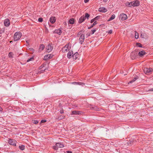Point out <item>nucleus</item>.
Returning a JSON list of instances; mask_svg holds the SVG:
<instances>
[{
    "mask_svg": "<svg viewBox=\"0 0 153 153\" xmlns=\"http://www.w3.org/2000/svg\"><path fill=\"white\" fill-rule=\"evenodd\" d=\"M45 47V46L43 45H41L39 46V51L41 52L42 51Z\"/></svg>",
    "mask_w": 153,
    "mask_h": 153,
    "instance_id": "20",
    "label": "nucleus"
},
{
    "mask_svg": "<svg viewBox=\"0 0 153 153\" xmlns=\"http://www.w3.org/2000/svg\"><path fill=\"white\" fill-rule=\"evenodd\" d=\"M140 37L142 39H146L148 38V36L146 33H141L140 35Z\"/></svg>",
    "mask_w": 153,
    "mask_h": 153,
    "instance_id": "12",
    "label": "nucleus"
},
{
    "mask_svg": "<svg viewBox=\"0 0 153 153\" xmlns=\"http://www.w3.org/2000/svg\"><path fill=\"white\" fill-rule=\"evenodd\" d=\"M56 19L55 17L52 16L50 18V21L52 23H53L56 21Z\"/></svg>",
    "mask_w": 153,
    "mask_h": 153,
    "instance_id": "17",
    "label": "nucleus"
},
{
    "mask_svg": "<svg viewBox=\"0 0 153 153\" xmlns=\"http://www.w3.org/2000/svg\"><path fill=\"white\" fill-rule=\"evenodd\" d=\"M67 153H72V152L70 151H67Z\"/></svg>",
    "mask_w": 153,
    "mask_h": 153,
    "instance_id": "44",
    "label": "nucleus"
},
{
    "mask_svg": "<svg viewBox=\"0 0 153 153\" xmlns=\"http://www.w3.org/2000/svg\"><path fill=\"white\" fill-rule=\"evenodd\" d=\"M124 74V75H125L126 74Z\"/></svg>",
    "mask_w": 153,
    "mask_h": 153,
    "instance_id": "54",
    "label": "nucleus"
},
{
    "mask_svg": "<svg viewBox=\"0 0 153 153\" xmlns=\"http://www.w3.org/2000/svg\"><path fill=\"white\" fill-rule=\"evenodd\" d=\"M103 1L104 2H106L107 1H108V0H103Z\"/></svg>",
    "mask_w": 153,
    "mask_h": 153,
    "instance_id": "47",
    "label": "nucleus"
},
{
    "mask_svg": "<svg viewBox=\"0 0 153 153\" xmlns=\"http://www.w3.org/2000/svg\"><path fill=\"white\" fill-rule=\"evenodd\" d=\"M94 25H93V24L92 25V26H91V27H93V26H94Z\"/></svg>",
    "mask_w": 153,
    "mask_h": 153,
    "instance_id": "48",
    "label": "nucleus"
},
{
    "mask_svg": "<svg viewBox=\"0 0 153 153\" xmlns=\"http://www.w3.org/2000/svg\"><path fill=\"white\" fill-rule=\"evenodd\" d=\"M4 24L5 26H9L10 24L9 19H5L4 22Z\"/></svg>",
    "mask_w": 153,
    "mask_h": 153,
    "instance_id": "13",
    "label": "nucleus"
},
{
    "mask_svg": "<svg viewBox=\"0 0 153 153\" xmlns=\"http://www.w3.org/2000/svg\"><path fill=\"white\" fill-rule=\"evenodd\" d=\"M79 56V55L78 53L76 52L73 54L72 58L76 60L78 58Z\"/></svg>",
    "mask_w": 153,
    "mask_h": 153,
    "instance_id": "15",
    "label": "nucleus"
},
{
    "mask_svg": "<svg viewBox=\"0 0 153 153\" xmlns=\"http://www.w3.org/2000/svg\"><path fill=\"white\" fill-rule=\"evenodd\" d=\"M85 39V35L84 34H82L79 39L80 43L82 44L83 42Z\"/></svg>",
    "mask_w": 153,
    "mask_h": 153,
    "instance_id": "9",
    "label": "nucleus"
},
{
    "mask_svg": "<svg viewBox=\"0 0 153 153\" xmlns=\"http://www.w3.org/2000/svg\"><path fill=\"white\" fill-rule=\"evenodd\" d=\"M74 83H76V84H77L79 85H84V84L83 83L75 82H74Z\"/></svg>",
    "mask_w": 153,
    "mask_h": 153,
    "instance_id": "33",
    "label": "nucleus"
},
{
    "mask_svg": "<svg viewBox=\"0 0 153 153\" xmlns=\"http://www.w3.org/2000/svg\"><path fill=\"white\" fill-rule=\"evenodd\" d=\"M91 28V27H88V29H90Z\"/></svg>",
    "mask_w": 153,
    "mask_h": 153,
    "instance_id": "52",
    "label": "nucleus"
},
{
    "mask_svg": "<svg viewBox=\"0 0 153 153\" xmlns=\"http://www.w3.org/2000/svg\"><path fill=\"white\" fill-rule=\"evenodd\" d=\"M131 6L135 7L138 6L140 5V2L137 0H135L133 2H131Z\"/></svg>",
    "mask_w": 153,
    "mask_h": 153,
    "instance_id": "5",
    "label": "nucleus"
},
{
    "mask_svg": "<svg viewBox=\"0 0 153 153\" xmlns=\"http://www.w3.org/2000/svg\"><path fill=\"white\" fill-rule=\"evenodd\" d=\"M12 42V41H10V42L11 43V42Z\"/></svg>",
    "mask_w": 153,
    "mask_h": 153,
    "instance_id": "53",
    "label": "nucleus"
},
{
    "mask_svg": "<svg viewBox=\"0 0 153 153\" xmlns=\"http://www.w3.org/2000/svg\"><path fill=\"white\" fill-rule=\"evenodd\" d=\"M46 120H42L41 121V123H45V122H46Z\"/></svg>",
    "mask_w": 153,
    "mask_h": 153,
    "instance_id": "39",
    "label": "nucleus"
},
{
    "mask_svg": "<svg viewBox=\"0 0 153 153\" xmlns=\"http://www.w3.org/2000/svg\"><path fill=\"white\" fill-rule=\"evenodd\" d=\"M146 54V53L143 50L140 51L138 53V55L140 56H142Z\"/></svg>",
    "mask_w": 153,
    "mask_h": 153,
    "instance_id": "16",
    "label": "nucleus"
},
{
    "mask_svg": "<svg viewBox=\"0 0 153 153\" xmlns=\"http://www.w3.org/2000/svg\"><path fill=\"white\" fill-rule=\"evenodd\" d=\"M22 36V33L19 32H16L14 36V39L15 41L19 40Z\"/></svg>",
    "mask_w": 153,
    "mask_h": 153,
    "instance_id": "2",
    "label": "nucleus"
},
{
    "mask_svg": "<svg viewBox=\"0 0 153 153\" xmlns=\"http://www.w3.org/2000/svg\"><path fill=\"white\" fill-rule=\"evenodd\" d=\"M62 32V31L60 29L56 30L54 31V33H57L59 35H60Z\"/></svg>",
    "mask_w": 153,
    "mask_h": 153,
    "instance_id": "21",
    "label": "nucleus"
},
{
    "mask_svg": "<svg viewBox=\"0 0 153 153\" xmlns=\"http://www.w3.org/2000/svg\"><path fill=\"white\" fill-rule=\"evenodd\" d=\"M71 44L68 43L62 49V52L64 53L67 52L71 49Z\"/></svg>",
    "mask_w": 153,
    "mask_h": 153,
    "instance_id": "1",
    "label": "nucleus"
},
{
    "mask_svg": "<svg viewBox=\"0 0 153 153\" xmlns=\"http://www.w3.org/2000/svg\"><path fill=\"white\" fill-rule=\"evenodd\" d=\"M98 16H97L96 17H95L93 19L94 21H96V20H97L98 19Z\"/></svg>",
    "mask_w": 153,
    "mask_h": 153,
    "instance_id": "35",
    "label": "nucleus"
},
{
    "mask_svg": "<svg viewBox=\"0 0 153 153\" xmlns=\"http://www.w3.org/2000/svg\"><path fill=\"white\" fill-rule=\"evenodd\" d=\"M96 31V30L95 29H94L91 30L92 32V34H93L94 32Z\"/></svg>",
    "mask_w": 153,
    "mask_h": 153,
    "instance_id": "37",
    "label": "nucleus"
},
{
    "mask_svg": "<svg viewBox=\"0 0 153 153\" xmlns=\"http://www.w3.org/2000/svg\"><path fill=\"white\" fill-rule=\"evenodd\" d=\"M38 21L40 22H42L43 21V19L41 18H40L38 19Z\"/></svg>",
    "mask_w": 153,
    "mask_h": 153,
    "instance_id": "34",
    "label": "nucleus"
},
{
    "mask_svg": "<svg viewBox=\"0 0 153 153\" xmlns=\"http://www.w3.org/2000/svg\"><path fill=\"white\" fill-rule=\"evenodd\" d=\"M19 148L22 150H23L25 149V146L24 145H21L19 146Z\"/></svg>",
    "mask_w": 153,
    "mask_h": 153,
    "instance_id": "26",
    "label": "nucleus"
},
{
    "mask_svg": "<svg viewBox=\"0 0 153 153\" xmlns=\"http://www.w3.org/2000/svg\"><path fill=\"white\" fill-rule=\"evenodd\" d=\"M137 79V77H135L134 78V79H133L132 80H131L130 81L128 82V84L132 83L133 82L135 81Z\"/></svg>",
    "mask_w": 153,
    "mask_h": 153,
    "instance_id": "25",
    "label": "nucleus"
},
{
    "mask_svg": "<svg viewBox=\"0 0 153 153\" xmlns=\"http://www.w3.org/2000/svg\"><path fill=\"white\" fill-rule=\"evenodd\" d=\"M107 10L105 7H101L99 8V11L102 12H106Z\"/></svg>",
    "mask_w": 153,
    "mask_h": 153,
    "instance_id": "14",
    "label": "nucleus"
},
{
    "mask_svg": "<svg viewBox=\"0 0 153 153\" xmlns=\"http://www.w3.org/2000/svg\"><path fill=\"white\" fill-rule=\"evenodd\" d=\"M89 0H84V2L85 3H87L89 1Z\"/></svg>",
    "mask_w": 153,
    "mask_h": 153,
    "instance_id": "43",
    "label": "nucleus"
},
{
    "mask_svg": "<svg viewBox=\"0 0 153 153\" xmlns=\"http://www.w3.org/2000/svg\"><path fill=\"white\" fill-rule=\"evenodd\" d=\"M81 114V112L77 111H74L72 112V115H77Z\"/></svg>",
    "mask_w": 153,
    "mask_h": 153,
    "instance_id": "19",
    "label": "nucleus"
},
{
    "mask_svg": "<svg viewBox=\"0 0 153 153\" xmlns=\"http://www.w3.org/2000/svg\"><path fill=\"white\" fill-rule=\"evenodd\" d=\"M74 22V20L73 18L71 19L69 21V23L71 24H73Z\"/></svg>",
    "mask_w": 153,
    "mask_h": 153,
    "instance_id": "22",
    "label": "nucleus"
},
{
    "mask_svg": "<svg viewBox=\"0 0 153 153\" xmlns=\"http://www.w3.org/2000/svg\"><path fill=\"white\" fill-rule=\"evenodd\" d=\"M153 91V88H151L148 91Z\"/></svg>",
    "mask_w": 153,
    "mask_h": 153,
    "instance_id": "42",
    "label": "nucleus"
},
{
    "mask_svg": "<svg viewBox=\"0 0 153 153\" xmlns=\"http://www.w3.org/2000/svg\"><path fill=\"white\" fill-rule=\"evenodd\" d=\"M94 25H93V24L92 25V26H91V27H93V26H94Z\"/></svg>",
    "mask_w": 153,
    "mask_h": 153,
    "instance_id": "49",
    "label": "nucleus"
},
{
    "mask_svg": "<svg viewBox=\"0 0 153 153\" xmlns=\"http://www.w3.org/2000/svg\"><path fill=\"white\" fill-rule=\"evenodd\" d=\"M95 21L93 19H91V23H93V22H94Z\"/></svg>",
    "mask_w": 153,
    "mask_h": 153,
    "instance_id": "41",
    "label": "nucleus"
},
{
    "mask_svg": "<svg viewBox=\"0 0 153 153\" xmlns=\"http://www.w3.org/2000/svg\"><path fill=\"white\" fill-rule=\"evenodd\" d=\"M53 55L52 54H47L45 55L44 58V60H46L52 58Z\"/></svg>",
    "mask_w": 153,
    "mask_h": 153,
    "instance_id": "8",
    "label": "nucleus"
},
{
    "mask_svg": "<svg viewBox=\"0 0 153 153\" xmlns=\"http://www.w3.org/2000/svg\"><path fill=\"white\" fill-rule=\"evenodd\" d=\"M135 37L136 39H137L139 37V34L136 31H135Z\"/></svg>",
    "mask_w": 153,
    "mask_h": 153,
    "instance_id": "27",
    "label": "nucleus"
},
{
    "mask_svg": "<svg viewBox=\"0 0 153 153\" xmlns=\"http://www.w3.org/2000/svg\"><path fill=\"white\" fill-rule=\"evenodd\" d=\"M33 60V58L32 57L30 58L29 59H28L27 61V62H28L30 61H32Z\"/></svg>",
    "mask_w": 153,
    "mask_h": 153,
    "instance_id": "30",
    "label": "nucleus"
},
{
    "mask_svg": "<svg viewBox=\"0 0 153 153\" xmlns=\"http://www.w3.org/2000/svg\"><path fill=\"white\" fill-rule=\"evenodd\" d=\"M13 55H13V53L10 52L8 54V56L11 59H12L13 57Z\"/></svg>",
    "mask_w": 153,
    "mask_h": 153,
    "instance_id": "23",
    "label": "nucleus"
},
{
    "mask_svg": "<svg viewBox=\"0 0 153 153\" xmlns=\"http://www.w3.org/2000/svg\"><path fill=\"white\" fill-rule=\"evenodd\" d=\"M85 19L84 16H82L79 19V23H81L83 22Z\"/></svg>",
    "mask_w": 153,
    "mask_h": 153,
    "instance_id": "18",
    "label": "nucleus"
},
{
    "mask_svg": "<svg viewBox=\"0 0 153 153\" xmlns=\"http://www.w3.org/2000/svg\"><path fill=\"white\" fill-rule=\"evenodd\" d=\"M94 25H93V24L92 25V26H91V27H93V26H94Z\"/></svg>",
    "mask_w": 153,
    "mask_h": 153,
    "instance_id": "50",
    "label": "nucleus"
},
{
    "mask_svg": "<svg viewBox=\"0 0 153 153\" xmlns=\"http://www.w3.org/2000/svg\"><path fill=\"white\" fill-rule=\"evenodd\" d=\"M153 70L150 68H145L144 70V73L146 74H152L153 72Z\"/></svg>",
    "mask_w": 153,
    "mask_h": 153,
    "instance_id": "4",
    "label": "nucleus"
},
{
    "mask_svg": "<svg viewBox=\"0 0 153 153\" xmlns=\"http://www.w3.org/2000/svg\"><path fill=\"white\" fill-rule=\"evenodd\" d=\"M2 108L0 107V111H2Z\"/></svg>",
    "mask_w": 153,
    "mask_h": 153,
    "instance_id": "45",
    "label": "nucleus"
},
{
    "mask_svg": "<svg viewBox=\"0 0 153 153\" xmlns=\"http://www.w3.org/2000/svg\"><path fill=\"white\" fill-rule=\"evenodd\" d=\"M32 122L35 124H37L38 123V121L37 120H32Z\"/></svg>",
    "mask_w": 153,
    "mask_h": 153,
    "instance_id": "32",
    "label": "nucleus"
},
{
    "mask_svg": "<svg viewBox=\"0 0 153 153\" xmlns=\"http://www.w3.org/2000/svg\"><path fill=\"white\" fill-rule=\"evenodd\" d=\"M131 2H127L126 3V6H128L129 7H131Z\"/></svg>",
    "mask_w": 153,
    "mask_h": 153,
    "instance_id": "28",
    "label": "nucleus"
},
{
    "mask_svg": "<svg viewBox=\"0 0 153 153\" xmlns=\"http://www.w3.org/2000/svg\"><path fill=\"white\" fill-rule=\"evenodd\" d=\"M127 18V16L124 13L120 14V19L122 21H124Z\"/></svg>",
    "mask_w": 153,
    "mask_h": 153,
    "instance_id": "7",
    "label": "nucleus"
},
{
    "mask_svg": "<svg viewBox=\"0 0 153 153\" xmlns=\"http://www.w3.org/2000/svg\"><path fill=\"white\" fill-rule=\"evenodd\" d=\"M84 17H85V18H87V19H88L89 17V15L88 13H86L85 14V16Z\"/></svg>",
    "mask_w": 153,
    "mask_h": 153,
    "instance_id": "29",
    "label": "nucleus"
},
{
    "mask_svg": "<svg viewBox=\"0 0 153 153\" xmlns=\"http://www.w3.org/2000/svg\"><path fill=\"white\" fill-rule=\"evenodd\" d=\"M112 30H109V31H108V33L109 34H111L112 33Z\"/></svg>",
    "mask_w": 153,
    "mask_h": 153,
    "instance_id": "38",
    "label": "nucleus"
},
{
    "mask_svg": "<svg viewBox=\"0 0 153 153\" xmlns=\"http://www.w3.org/2000/svg\"><path fill=\"white\" fill-rule=\"evenodd\" d=\"M30 49L31 50H33V49H32V48H31V49Z\"/></svg>",
    "mask_w": 153,
    "mask_h": 153,
    "instance_id": "51",
    "label": "nucleus"
},
{
    "mask_svg": "<svg viewBox=\"0 0 153 153\" xmlns=\"http://www.w3.org/2000/svg\"><path fill=\"white\" fill-rule=\"evenodd\" d=\"M16 140L12 139H10L8 142L10 145L14 146H16Z\"/></svg>",
    "mask_w": 153,
    "mask_h": 153,
    "instance_id": "10",
    "label": "nucleus"
},
{
    "mask_svg": "<svg viewBox=\"0 0 153 153\" xmlns=\"http://www.w3.org/2000/svg\"><path fill=\"white\" fill-rule=\"evenodd\" d=\"M56 146L53 147V149L56 150H57L59 148H62L64 147V145L60 143H57L56 144Z\"/></svg>",
    "mask_w": 153,
    "mask_h": 153,
    "instance_id": "3",
    "label": "nucleus"
},
{
    "mask_svg": "<svg viewBox=\"0 0 153 153\" xmlns=\"http://www.w3.org/2000/svg\"><path fill=\"white\" fill-rule=\"evenodd\" d=\"M73 52L72 51H69L67 54V57L70 59L73 57Z\"/></svg>",
    "mask_w": 153,
    "mask_h": 153,
    "instance_id": "11",
    "label": "nucleus"
},
{
    "mask_svg": "<svg viewBox=\"0 0 153 153\" xmlns=\"http://www.w3.org/2000/svg\"><path fill=\"white\" fill-rule=\"evenodd\" d=\"M115 17V16L114 14L112 15L110 18L108 20V21H111L113 19H114Z\"/></svg>",
    "mask_w": 153,
    "mask_h": 153,
    "instance_id": "24",
    "label": "nucleus"
},
{
    "mask_svg": "<svg viewBox=\"0 0 153 153\" xmlns=\"http://www.w3.org/2000/svg\"><path fill=\"white\" fill-rule=\"evenodd\" d=\"M45 65L43 64L41 66H40L39 67L40 69H41Z\"/></svg>",
    "mask_w": 153,
    "mask_h": 153,
    "instance_id": "36",
    "label": "nucleus"
},
{
    "mask_svg": "<svg viewBox=\"0 0 153 153\" xmlns=\"http://www.w3.org/2000/svg\"><path fill=\"white\" fill-rule=\"evenodd\" d=\"M97 21H95L93 23V25H95L97 24Z\"/></svg>",
    "mask_w": 153,
    "mask_h": 153,
    "instance_id": "40",
    "label": "nucleus"
},
{
    "mask_svg": "<svg viewBox=\"0 0 153 153\" xmlns=\"http://www.w3.org/2000/svg\"><path fill=\"white\" fill-rule=\"evenodd\" d=\"M53 49V46L51 45H48L46 47L47 52L49 53L51 52Z\"/></svg>",
    "mask_w": 153,
    "mask_h": 153,
    "instance_id": "6",
    "label": "nucleus"
},
{
    "mask_svg": "<svg viewBox=\"0 0 153 153\" xmlns=\"http://www.w3.org/2000/svg\"><path fill=\"white\" fill-rule=\"evenodd\" d=\"M136 45L137 46L140 47H142V45L140 43H137L136 44Z\"/></svg>",
    "mask_w": 153,
    "mask_h": 153,
    "instance_id": "31",
    "label": "nucleus"
},
{
    "mask_svg": "<svg viewBox=\"0 0 153 153\" xmlns=\"http://www.w3.org/2000/svg\"><path fill=\"white\" fill-rule=\"evenodd\" d=\"M60 112L62 114V113H63L64 112H63V111H60Z\"/></svg>",
    "mask_w": 153,
    "mask_h": 153,
    "instance_id": "46",
    "label": "nucleus"
}]
</instances>
